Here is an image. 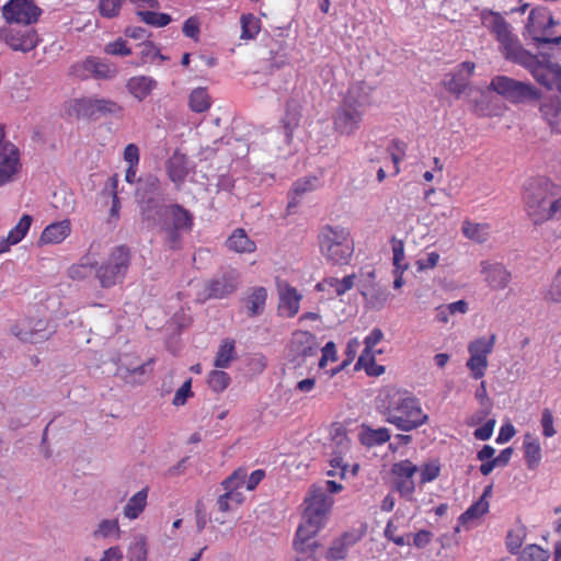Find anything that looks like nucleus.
<instances>
[{
  "label": "nucleus",
  "instance_id": "obj_1",
  "mask_svg": "<svg viewBox=\"0 0 561 561\" xmlns=\"http://www.w3.org/2000/svg\"><path fill=\"white\" fill-rule=\"evenodd\" d=\"M332 493H311L304 501V512L293 547L296 552L313 554L319 543L316 539L321 529L324 528L333 506Z\"/></svg>",
  "mask_w": 561,
  "mask_h": 561
},
{
  "label": "nucleus",
  "instance_id": "obj_2",
  "mask_svg": "<svg viewBox=\"0 0 561 561\" xmlns=\"http://www.w3.org/2000/svg\"><path fill=\"white\" fill-rule=\"evenodd\" d=\"M380 407L387 422L404 432L417 428L428 420L417 399L400 390H386Z\"/></svg>",
  "mask_w": 561,
  "mask_h": 561
},
{
  "label": "nucleus",
  "instance_id": "obj_3",
  "mask_svg": "<svg viewBox=\"0 0 561 561\" xmlns=\"http://www.w3.org/2000/svg\"><path fill=\"white\" fill-rule=\"evenodd\" d=\"M369 105L370 88L363 82L353 84L335 112L334 129L341 135H353L359 128Z\"/></svg>",
  "mask_w": 561,
  "mask_h": 561
},
{
  "label": "nucleus",
  "instance_id": "obj_4",
  "mask_svg": "<svg viewBox=\"0 0 561 561\" xmlns=\"http://www.w3.org/2000/svg\"><path fill=\"white\" fill-rule=\"evenodd\" d=\"M320 253L333 265H346L354 253L351 231L342 226L324 225L318 234Z\"/></svg>",
  "mask_w": 561,
  "mask_h": 561
},
{
  "label": "nucleus",
  "instance_id": "obj_5",
  "mask_svg": "<svg viewBox=\"0 0 561 561\" xmlns=\"http://www.w3.org/2000/svg\"><path fill=\"white\" fill-rule=\"evenodd\" d=\"M320 346L314 334L308 331H296L287 346V359L295 370L300 375L312 369Z\"/></svg>",
  "mask_w": 561,
  "mask_h": 561
},
{
  "label": "nucleus",
  "instance_id": "obj_6",
  "mask_svg": "<svg viewBox=\"0 0 561 561\" xmlns=\"http://www.w3.org/2000/svg\"><path fill=\"white\" fill-rule=\"evenodd\" d=\"M440 466L437 460H432L417 467L410 460H403L394 463L392 473L398 479L397 491H413L415 486H422L439 476Z\"/></svg>",
  "mask_w": 561,
  "mask_h": 561
},
{
  "label": "nucleus",
  "instance_id": "obj_7",
  "mask_svg": "<svg viewBox=\"0 0 561 561\" xmlns=\"http://www.w3.org/2000/svg\"><path fill=\"white\" fill-rule=\"evenodd\" d=\"M164 213L160 232L168 248L178 249L181 245V232L192 229L193 215L179 204L168 205Z\"/></svg>",
  "mask_w": 561,
  "mask_h": 561
},
{
  "label": "nucleus",
  "instance_id": "obj_8",
  "mask_svg": "<svg viewBox=\"0 0 561 561\" xmlns=\"http://www.w3.org/2000/svg\"><path fill=\"white\" fill-rule=\"evenodd\" d=\"M130 265V251L125 245H118L112 250L107 260L102 263L96 272V278L104 288H110L125 278Z\"/></svg>",
  "mask_w": 561,
  "mask_h": 561
},
{
  "label": "nucleus",
  "instance_id": "obj_9",
  "mask_svg": "<svg viewBox=\"0 0 561 561\" xmlns=\"http://www.w3.org/2000/svg\"><path fill=\"white\" fill-rule=\"evenodd\" d=\"M330 449L331 453L329 462L331 470L328 471V474H339L343 479L348 476L355 477L359 466L354 463L350 469L348 458L351 451V440L343 428L337 427L333 432Z\"/></svg>",
  "mask_w": 561,
  "mask_h": 561
},
{
  "label": "nucleus",
  "instance_id": "obj_10",
  "mask_svg": "<svg viewBox=\"0 0 561 561\" xmlns=\"http://www.w3.org/2000/svg\"><path fill=\"white\" fill-rule=\"evenodd\" d=\"M559 187L549 179L540 176L529 179L525 184L524 201L528 215H535L539 218L547 216L539 206V203L546 202L547 198H560Z\"/></svg>",
  "mask_w": 561,
  "mask_h": 561
},
{
  "label": "nucleus",
  "instance_id": "obj_11",
  "mask_svg": "<svg viewBox=\"0 0 561 561\" xmlns=\"http://www.w3.org/2000/svg\"><path fill=\"white\" fill-rule=\"evenodd\" d=\"M489 88L512 103L538 101L541 98L540 91L533 84L506 76L494 77Z\"/></svg>",
  "mask_w": 561,
  "mask_h": 561
},
{
  "label": "nucleus",
  "instance_id": "obj_12",
  "mask_svg": "<svg viewBox=\"0 0 561 561\" xmlns=\"http://www.w3.org/2000/svg\"><path fill=\"white\" fill-rule=\"evenodd\" d=\"M77 116L99 119L101 117H115L123 116V106L117 102L110 99H93L83 98L76 100L73 106Z\"/></svg>",
  "mask_w": 561,
  "mask_h": 561
},
{
  "label": "nucleus",
  "instance_id": "obj_13",
  "mask_svg": "<svg viewBox=\"0 0 561 561\" xmlns=\"http://www.w3.org/2000/svg\"><path fill=\"white\" fill-rule=\"evenodd\" d=\"M534 79L548 90L561 93V66L551 61H540L534 56L529 66L525 67Z\"/></svg>",
  "mask_w": 561,
  "mask_h": 561
},
{
  "label": "nucleus",
  "instance_id": "obj_14",
  "mask_svg": "<svg viewBox=\"0 0 561 561\" xmlns=\"http://www.w3.org/2000/svg\"><path fill=\"white\" fill-rule=\"evenodd\" d=\"M2 13L9 23L30 25L38 20L42 10L33 0H10Z\"/></svg>",
  "mask_w": 561,
  "mask_h": 561
},
{
  "label": "nucleus",
  "instance_id": "obj_15",
  "mask_svg": "<svg viewBox=\"0 0 561 561\" xmlns=\"http://www.w3.org/2000/svg\"><path fill=\"white\" fill-rule=\"evenodd\" d=\"M22 169L19 148L5 141L0 147V186L15 180Z\"/></svg>",
  "mask_w": 561,
  "mask_h": 561
},
{
  "label": "nucleus",
  "instance_id": "obj_16",
  "mask_svg": "<svg viewBox=\"0 0 561 561\" xmlns=\"http://www.w3.org/2000/svg\"><path fill=\"white\" fill-rule=\"evenodd\" d=\"M12 331L21 341L28 343L43 342L50 335L48 322L44 318H25Z\"/></svg>",
  "mask_w": 561,
  "mask_h": 561
},
{
  "label": "nucleus",
  "instance_id": "obj_17",
  "mask_svg": "<svg viewBox=\"0 0 561 561\" xmlns=\"http://www.w3.org/2000/svg\"><path fill=\"white\" fill-rule=\"evenodd\" d=\"M71 73L81 79H87L89 77L112 79L116 76L117 70L113 65H110L100 58L88 57L85 60L73 65L71 67Z\"/></svg>",
  "mask_w": 561,
  "mask_h": 561
},
{
  "label": "nucleus",
  "instance_id": "obj_18",
  "mask_svg": "<svg viewBox=\"0 0 561 561\" xmlns=\"http://www.w3.org/2000/svg\"><path fill=\"white\" fill-rule=\"evenodd\" d=\"M1 37L13 50L27 53L37 46L36 33L30 28L24 31L15 27L3 28Z\"/></svg>",
  "mask_w": 561,
  "mask_h": 561
},
{
  "label": "nucleus",
  "instance_id": "obj_19",
  "mask_svg": "<svg viewBox=\"0 0 561 561\" xmlns=\"http://www.w3.org/2000/svg\"><path fill=\"white\" fill-rule=\"evenodd\" d=\"M239 284V273L236 270L224 272L220 276L214 277L207 285L208 297L224 298L232 294Z\"/></svg>",
  "mask_w": 561,
  "mask_h": 561
},
{
  "label": "nucleus",
  "instance_id": "obj_20",
  "mask_svg": "<svg viewBox=\"0 0 561 561\" xmlns=\"http://www.w3.org/2000/svg\"><path fill=\"white\" fill-rule=\"evenodd\" d=\"M302 98L296 93L286 103L285 115L282 118V127L285 130L287 142L293 138L294 130L299 126L302 111Z\"/></svg>",
  "mask_w": 561,
  "mask_h": 561
},
{
  "label": "nucleus",
  "instance_id": "obj_21",
  "mask_svg": "<svg viewBox=\"0 0 561 561\" xmlns=\"http://www.w3.org/2000/svg\"><path fill=\"white\" fill-rule=\"evenodd\" d=\"M500 49L507 60L520 65L524 68L529 66V62L535 56L522 46L519 39L514 34L507 37V39L500 42Z\"/></svg>",
  "mask_w": 561,
  "mask_h": 561
},
{
  "label": "nucleus",
  "instance_id": "obj_22",
  "mask_svg": "<svg viewBox=\"0 0 561 561\" xmlns=\"http://www.w3.org/2000/svg\"><path fill=\"white\" fill-rule=\"evenodd\" d=\"M488 494L482 493L481 497L459 516L456 531H459L460 527L471 529L480 524L481 518L489 512L490 505L485 499Z\"/></svg>",
  "mask_w": 561,
  "mask_h": 561
},
{
  "label": "nucleus",
  "instance_id": "obj_23",
  "mask_svg": "<svg viewBox=\"0 0 561 561\" xmlns=\"http://www.w3.org/2000/svg\"><path fill=\"white\" fill-rule=\"evenodd\" d=\"M474 67V64L469 61L460 64L456 72L450 78L444 80L445 88L450 93L459 96L466 90Z\"/></svg>",
  "mask_w": 561,
  "mask_h": 561
},
{
  "label": "nucleus",
  "instance_id": "obj_24",
  "mask_svg": "<svg viewBox=\"0 0 561 561\" xmlns=\"http://www.w3.org/2000/svg\"><path fill=\"white\" fill-rule=\"evenodd\" d=\"M278 310L282 316L291 318L299 310V302L301 296L297 293L296 288L291 287L288 284H279L278 285Z\"/></svg>",
  "mask_w": 561,
  "mask_h": 561
},
{
  "label": "nucleus",
  "instance_id": "obj_25",
  "mask_svg": "<svg viewBox=\"0 0 561 561\" xmlns=\"http://www.w3.org/2000/svg\"><path fill=\"white\" fill-rule=\"evenodd\" d=\"M482 273L485 274V282L492 289H504L510 280L511 273L500 263L481 262Z\"/></svg>",
  "mask_w": 561,
  "mask_h": 561
},
{
  "label": "nucleus",
  "instance_id": "obj_26",
  "mask_svg": "<svg viewBox=\"0 0 561 561\" xmlns=\"http://www.w3.org/2000/svg\"><path fill=\"white\" fill-rule=\"evenodd\" d=\"M71 232V224L68 219L48 225L42 232L37 243L38 245L58 244L62 242Z\"/></svg>",
  "mask_w": 561,
  "mask_h": 561
},
{
  "label": "nucleus",
  "instance_id": "obj_27",
  "mask_svg": "<svg viewBox=\"0 0 561 561\" xmlns=\"http://www.w3.org/2000/svg\"><path fill=\"white\" fill-rule=\"evenodd\" d=\"M481 18L483 24L490 28L492 33L495 34L499 43L507 39V37L513 35L511 25L500 13L493 11H483Z\"/></svg>",
  "mask_w": 561,
  "mask_h": 561
},
{
  "label": "nucleus",
  "instance_id": "obj_28",
  "mask_svg": "<svg viewBox=\"0 0 561 561\" xmlns=\"http://www.w3.org/2000/svg\"><path fill=\"white\" fill-rule=\"evenodd\" d=\"M539 111L552 133L561 134V99L551 98L541 103Z\"/></svg>",
  "mask_w": 561,
  "mask_h": 561
},
{
  "label": "nucleus",
  "instance_id": "obj_29",
  "mask_svg": "<svg viewBox=\"0 0 561 561\" xmlns=\"http://www.w3.org/2000/svg\"><path fill=\"white\" fill-rule=\"evenodd\" d=\"M360 536L355 531H346L334 539L328 549V558L331 560H343L347 556L350 547L354 546Z\"/></svg>",
  "mask_w": 561,
  "mask_h": 561
},
{
  "label": "nucleus",
  "instance_id": "obj_30",
  "mask_svg": "<svg viewBox=\"0 0 561 561\" xmlns=\"http://www.w3.org/2000/svg\"><path fill=\"white\" fill-rule=\"evenodd\" d=\"M360 295L365 299L366 307L373 310L382 309L389 298V293L379 286L360 285Z\"/></svg>",
  "mask_w": 561,
  "mask_h": 561
},
{
  "label": "nucleus",
  "instance_id": "obj_31",
  "mask_svg": "<svg viewBox=\"0 0 561 561\" xmlns=\"http://www.w3.org/2000/svg\"><path fill=\"white\" fill-rule=\"evenodd\" d=\"M168 205L159 204L154 201H148L141 208L142 220L149 228L161 227L165 217L164 210Z\"/></svg>",
  "mask_w": 561,
  "mask_h": 561
},
{
  "label": "nucleus",
  "instance_id": "obj_32",
  "mask_svg": "<svg viewBox=\"0 0 561 561\" xmlns=\"http://www.w3.org/2000/svg\"><path fill=\"white\" fill-rule=\"evenodd\" d=\"M157 85L156 80L147 76L133 77L127 81V90L139 101H142Z\"/></svg>",
  "mask_w": 561,
  "mask_h": 561
},
{
  "label": "nucleus",
  "instance_id": "obj_33",
  "mask_svg": "<svg viewBox=\"0 0 561 561\" xmlns=\"http://www.w3.org/2000/svg\"><path fill=\"white\" fill-rule=\"evenodd\" d=\"M226 244L229 250L237 253H252L256 248L254 241H252L241 228H238L232 232V234L227 239Z\"/></svg>",
  "mask_w": 561,
  "mask_h": 561
},
{
  "label": "nucleus",
  "instance_id": "obj_34",
  "mask_svg": "<svg viewBox=\"0 0 561 561\" xmlns=\"http://www.w3.org/2000/svg\"><path fill=\"white\" fill-rule=\"evenodd\" d=\"M390 432L386 427L371 428L370 426L363 425L359 434V439L366 447H374L385 444L390 440Z\"/></svg>",
  "mask_w": 561,
  "mask_h": 561
},
{
  "label": "nucleus",
  "instance_id": "obj_35",
  "mask_svg": "<svg viewBox=\"0 0 561 561\" xmlns=\"http://www.w3.org/2000/svg\"><path fill=\"white\" fill-rule=\"evenodd\" d=\"M267 293L264 287L254 288L251 294L244 298V305L250 317L257 316L263 312Z\"/></svg>",
  "mask_w": 561,
  "mask_h": 561
},
{
  "label": "nucleus",
  "instance_id": "obj_36",
  "mask_svg": "<svg viewBox=\"0 0 561 561\" xmlns=\"http://www.w3.org/2000/svg\"><path fill=\"white\" fill-rule=\"evenodd\" d=\"M167 171L172 182L182 183L187 175L185 157L174 153L167 162Z\"/></svg>",
  "mask_w": 561,
  "mask_h": 561
},
{
  "label": "nucleus",
  "instance_id": "obj_37",
  "mask_svg": "<svg viewBox=\"0 0 561 561\" xmlns=\"http://www.w3.org/2000/svg\"><path fill=\"white\" fill-rule=\"evenodd\" d=\"M318 179L316 176L298 180L294 183L290 192V201L287 205V210L290 213L299 204V197L306 192L312 191L317 187Z\"/></svg>",
  "mask_w": 561,
  "mask_h": 561
},
{
  "label": "nucleus",
  "instance_id": "obj_38",
  "mask_svg": "<svg viewBox=\"0 0 561 561\" xmlns=\"http://www.w3.org/2000/svg\"><path fill=\"white\" fill-rule=\"evenodd\" d=\"M496 336L495 334H491L489 337H478L471 341L468 344V353L469 355L480 356L483 358H488V356L492 353Z\"/></svg>",
  "mask_w": 561,
  "mask_h": 561
},
{
  "label": "nucleus",
  "instance_id": "obj_39",
  "mask_svg": "<svg viewBox=\"0 0 561 561\" xmlns=\"http://www.w3.org/2000/svg\"><path fill=\"white\" fill-rule=\"evenodd\" d=\"M462 233L470 240L483 243L488 240L490 234V228L486 224H474L465 221L462 224Z\"/></svg>",
  "mask_w": 561,
  "mask_h": 561
},
{
  "label": "nucleus",
  "instance_id": "obj_40",
  "mask_svg": "<svg viewBox=\"0 0 561 561\" xmlns=\"http://www.w3.org/2000/svg\"><path fill=\"white\" fill-rule=\"evenodd\" d=\"M468 311V304L465 300H458L448 305H442L436 308V320L447 323L449 316L456 313L465 314Z\"/></svg>",
  "mask_w": 561,
  "mask_h": 561
},
{
  "label": "nucleus",
  "instance_id": "obj_41",
  "mask_svg": "<svg viewBox=\"0 0 561 561\" xmlns=\"http://www.w3.org/2000/svg\"><path fill=\"white\" fill-rule=\"evenodd\" d=\"M539 206L545 213H549L547 216L539 218L535 215H529L534 224H541L550 219L561 218V197L557 199L547 198L546 202L539 203Z\"/></svg>",
  "mask_w": 561,
  "mask_h": 561
},
{
  "label": "nucleus",
  "instance_id": "obj_42",
  "mask_svg": "<svg viewBox=\"0 0 561 561\" xmlns=\"http://www.w3.org/2000/svg\"><path fill=\"white\" fill-rule=\"evenodd\" d=\"M524 453L529 468H535L541 459V447L537 438L526 435L524 439Z\"/></svg>",
  "mask_w": 561,
  "mask_h": 561
},
{
  "label": "nucleus",
  "instance_id": "obj_43",
  "mask_svg": "<svg viewBox=\"0 0 561 561\" xmlns=\"http://www.w3.org/2000/svg\"><path fill=\"white\" fill-rule=\"evenodd\" d=\"M236 358L234 341L226 339L222 341L216 359L215 366L218 368H227L230 363Z\"/></svg>",
  "mask_w": 561,
  "mask_h": 561
},
{
  "label": "nucleus",
  "instance_id": "obj_44",
  "mask_svg": "<svg viewBox=\"0 0 561 561\" xmlns=\"http://www.w3.org/2000/svg\"><path fill=\"white\" fill-rule=\"evenodd\" d=\"M147 504V493H135L127 502L124 507V514L126 517L134 519L137 518Z\"/></svg>",
  "mask_w": 561,
  "mask_h": 561
},
{
  "label": "nucleus",
  "instance_id": "obj_45",
  "mask_svg": "<svg viewBox=\"0 0 561 561\" xmlns=\"http://www.w3.org/2000/svg\"><path fill=\"white\" fill-rule=\"evenodd\" d=\"M550 551L538 545L526 546L517 557V561H548Z\"/></svg>",
  "mask_w": 561,
  "mask_h": 561
},
{
  "label": "nucleus",
  "instance_id": "obj_46",
  "mask_svg": "<svg viewBox=\"0 0 561 561\" xmlns=\"http://www.w3.org/2000/svg\"><path fill=\"white\" fill-rule=\"evenodd\" d=\"M33 222V217L31 215H23L15 227H13L9 233V243L16 244L19 243L27 233Z\"/></svg>",
  "mask_w": 561,
  "mask_h": 561
},
{
  "label": "nucleus",
  "instance_id": "obj_47",
  "mask_svg": "<svg viewBox=\"0 0 561 561\" xmlns=\"http://www.w3.org/2000/svg\"><path fill=\"white\" fill-rule=\"evenodd\" d=\"M190 107L196 113H202L210 107V98L204 88H197L190 95Z\"/></svg>",
  "mask_w": 561,
  "mask_h": 561
},
{
  "label": "nucleus",
  "instance_id": "obj_48",
  "mask_svg": "<svg viewBox=\"0 0 561 561\" xmlns=\"http://www.w3.org/2000/svg\"><path fill=\"white\" fill-rule=\"evenodd\" d=\"M241 39H253L261 30V23L253 14H243L241 16Z\"/></svg>",
  "mask_w": 561,
  "mask_h": 561
},
{
  "label": "nucleus",
  "instance_id": "obj_49",
  "mask_svg": "<svg viewBox=\"0 0 561 561\" xmlns=\"http://www.w3.org/2000/svg\"><path fill=\"white\" fill-rule=\"evenodd\" d=\"M247 469L237 468L228 478H226L221 485L225 491H237L245 486Z\"/></svg>",
  "mask_w": 561,
  "mask_h": 561
},
{
  "label": "nucleus",
  "instance_id": "obj_50",
  "mask_svg": "<svg viewBox=\"0 0 561 561\" xmlns=\"http://www.w3.org/2000/svg\"><path fill=\"white\" fill-rule=\"evenodd\" d=\"M137 14L145 23L156 27L167 26L172 21L171 16L167 13L139 10Z\"/></svg>",
  "mask_w": 561,
  "mask_h": 561
},
{
  "label": "nucleus",
  "instance_id": "obj_51",
  "mask_svg": "<svg viewBox=\"0 0 561 561\" xmlns=\"http://www.w3.org/2000/svg\"><path fill=\"white\" fill-rule=\"evenodd\" d=\"M356 275L351 274L342 279L331 277L328 278L325 282L327 284L332 287L337 296L344 295L346 291H348L351 288H353L355 284Z\"/></svg>",
  "mask_w": 561,
  "mask_h": 561
},
{
  "label": "nucleus",
  "instance_id": "obj_52",
  "mask_svg": "<svg viewBox=\"0 0 561 561\" xmlns=\"http://www.w3.org/2000/svg\"><path fill=\"white\" fill-rule=\"evenodd\" d=\"M488 365V358L474 355H470L469 359L466 363L467 368L471 371V376L474 379H480L484 376Z\"/></svg>",
  "mask_w": 561,
  "mask_h": 561
},
{
  "label": "nucleus",
  "instance_id": "obj_53",
  "mask_svg": "<svg viewBox=\"0 0 561 561\" xmlns=\"http://www.w3.org/2000/svg\"><path fill=\"white\" fill-rule=\"evenodd\" d=\"M525 538V530L522 527L510 530L506 536V548L507 550L516 554L518 553Z\"/></svg>",
  "mask_w": 561,
  "mask_h": 561
},
{
  "label": "nucleus",
  "instance_id": "obj_54",
  "mask_svg": "<svg viewBox=\"0 0 561 561\" xmlns=\"http://www.w3.org/2000/svg\"><path fill=\"white\" fill-rule=\"evenodd\" d=\"M229 382V375L222 370H213L208 376V385L216 392L224 391Z\"/></svg>",
  "mask_w": 561,
  "mask_h": 561
},
{
  "label": "nucleus",
  "instance_id": "obj_55",
  "mask_svg": "<svg viewBox=\"0 0 561 561\" xmlns=\"http://www.w3.org/2000/svg\"><path fill=\"white\" fill-rule=\"evenodd\" d=\"M243 501L242 493H222L218 500L217 505L220 512H228L234 506H238Z\"/></svg>",
  "mask_w": 561,
  "mask_h": 561
},
{
  "label": "nucleus",
  "instance_id": "obj_56",
  "mask_svg": "<svg viewBox=\"0 0 561 561\" xmlns=\"http://www.w3.org/2000/svg\"><path fill=\"white\" fill-rule=\"evenodd\" d=\"M405 150H407V144L399 139H393L391 141V145L388 148V151L390 152L391 159L394 164V173L396 174H398L400 171L399 162L402 160V158L405 153Z\"/></svg>",
  "mask_w": 561,
  "mask_h": 561
},
{
  "label": "nucleus",
  "instance_id": "obj_57",
  "mask_svg": "<svg viewBox=\"0 0 561 561\" xmlns=\"http://www.w3.org/2000/svg\"><path fill=\"white\" fill-rule=\"evenodd\" d=\"M125 0H100L99 10L102 16L114 18L118 14Z\"/></svg>",
  "mask_w": 561,
  "mask_h": 561
},
{
  "label": "nucleus",
  "instance_id": "obj_58",
  "mask_svg": "<svg viewBox=\"0 0 561 561\" xmlns=\"http://www.w3.org/2000/svg\"><path fill=\"white\" fill-rule=\"evenodd\" d=\"M545 299L552 302H561V267L553 277Z\"/></svg>",
  "mask_w": 561,
  "mask_h": 561
},
{
  "label": "nucleus",
  "instance_id": "obj_59",
  "mask_svg": "<svg viewBox=\"0 0 561 561\" xmlns=\"http://www.w3.org/2000/svg\"><path fill=\"white\" fill-rule=\"evenodd\" d=\"M183 34L192 39H197L201 33V22L196 16L188 18L183 24Z\"/></svg>",
  "mask_w": 561,
  "mask_h": 561
},
{
  "label": "nucleus",
  "instance_id": "obj_60",
  "mask_svg": "<svg viewBox=\"0 0 561 561\" xmlns=\"http://www.w3.org/2000/svg\"><path fill=\"white\" fill-rule=\"evenodd\" d=\"M104 51L108 55L115 56H127L130 54V49L126 46V42L122 38L108 43L105 46Z\"/></svg>",
  "mask_w": 561,
  "mask_h": 561
},
{
  "label": "nucleus",
  "instance_id": "obj_61",
  "mask_svg": "<svg viewBox=\"0 0 561 561\" xmlns=\"http://www.w3.org/2000/svg\"><path fill=\"white\" fill-rule=\"evenodd\" d=\"M191 386L192 380L188 379L178 389L172 401L174 405H183L186 402L187 398L193 396Z\"/></svg>",
  "mask_w": 561,
  "mask_h": 561
},
{
  "label": "nucleus",
  "instance_id": "obj_62",
  "mask_svg": "<svg viewBox=\"0 0 561 561\" xmlns=\"http://www.w3.org/2000/svg\"><path fill=\"white\" fill-rule=\"evenodd\" d=\"M542 433L546 437H552L556 434L553 427V415L550 410L545 409L541 416Z\"/></svg>",
  "mask_w": 561,
  "mask_h": 561
},
{
  "label": "nucleus",
  "instance_id": "obj_63",
  "mask_svg": "<svg viewBox=\"0 0 561 561\" xmlns=\"http://www.w3.org/2000/svg\"><path fill=\"white\" fill-rule=\"evenodd\" d=\"M117 530H118L117 520L105 519L99 524L95 535H101L103 537H107V536L115 534Z\"/></svg>",
  "mask_w": 561,
  "mask_h": 561
},
{
  "label": "nucleus",
  "instance_id": "obj_64",
  "mask_svg": "<svg viewBox=\"0 0 561 561\" xmlns=\"http://www.w3.org/2000/svg\"><path fill=\"white\" fill-rule=\"evenodd\" d=\"M495 426V420L486 421L481 427L477 428L473 433L474 437L479 440H486L492 436Z\"/></svg>",
  "mask_w": 561,
  "mask_h": 561
}]
</instances>
